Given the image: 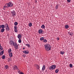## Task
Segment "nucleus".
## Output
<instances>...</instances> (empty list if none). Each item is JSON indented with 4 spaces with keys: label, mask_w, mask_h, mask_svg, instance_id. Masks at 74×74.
I'll list each match as a JSON object with an SVG mask.
<instances>
[{
    "label": "nucleus",
    "mask_w": 74,
    "mask_h": 74,
    "mask_svg": "<svg viewBox=\"0 0 74 74\" xmlns=\"http://www.w3.org/2000/svg\"><path fill=\"white\" fill-rule=\"evenodd\" d=\"M45 49L46 51H50L51 49V45L49 44H46L44 45Z\"/></svg>",
    "instance_id": "f257e3e1"
},
{
    "label": "nucleus",
    "mask_w": 74,
    "mask_h": 74,
    "mask_svg": "<svg viewBox=\"0 0 74 74\" xmlns=\"http://www.w3.org/2000/svg\"><path fill=\"white\" fill-rule=\"evenodd\" d=\"M6 4L8 7V8H9V7H12V6H13V3H12V2H10L8 3H7Z\"/></svg>",
    "instance_id": "f03ea898"
},
{
    "label": "nucleus",
    "mask_w": 74,
    "mask_h": 74,
    "mask_svg": "<svg viewBox=\"0 0 74 74\" xmlns=\"http://www.w3.org/2000/svg\"><path fill=\"white\" fill-rule=\"evenodd\" d=\"M13 46H14V48L16 49H18V46L16 43L15 42H14Z\"/></svg>",
    "instance_id": "7ed1b4c3"
},
{
    "label": "nucleus",
    "mask_w": 74,
    "mask_h": 74,
    "mask_svg": "<svg viewBox=\"0 0 74 74\" xmlns=\"http://www.w3.org/2000/svg\"><path fill=\"white\" fill-rule=\"evenodd\" d=\"M11 14L12 16H15L16 15V14L14 11H13L12 12Z\"/></svg>",
    "instance_id": "20e7f679"
},
{
    "label": "nucleus",
    "mask_w": 74,
    "mask_h": 74,
    "mask_svg": "<svg viewBox=\"0 0 74 74\" xmlns=\"http://www.w3.org/2000/svg\"><path fill=\"white\" fill-rule=\"evenodd\" d=\"M14 42L12 41H10V45H12V46H13L14 45Z\"/></svg>",
    "instance_id": "39448f33"
},
{
    "label": "nucleus",
    "mask_w": 74,
    "mask_h": 74,
    "mask_svg": "<svg viewBox=\"0 0 74 74\" xmlns=\"http://www.w3.org/2000/svg\"><path fill=\"white\" fill-rule=\"evenodd\" d=\"M17 69L18 67H17V66L16 65L14 66L13 67V70H17Z\"/></svg>",
    "instance_id": "423d86ee"
},
{
    "label": "nucleus",
    "mask_w": 74,
    "mask_h": 74,
    "mask_svg": "<svg viewBox=\"0 0 74 74\" xmlns=\"http://www.w3.org/2000/svg\"><path fill=\"white\" fill-rule=\"evenodd\" d=\"M8 8V7L7 4H6L3 7V10H5V8Z\"/></svg>",
    "instance_id": "0eeeda50"
},
{
    "label": "nucleus",
    "mask_w": 74,
    "mask_h": 74,
    "mask_svg": "<svg viewBox=\"0 0 74 74\" xmlns=\"http://www.w3.org/2000/svg\"><path fill=\"white\" fill-rule=\"evenodd\" d=\"M1 52L0 53V56H2L4 53V50L1 51Z\"/></svg>",
    "instance_id": "6e6552de"
},
{
    "label": "nucleus",
    "mask_w": 74,
    "mask_h": 74,
    "mask_svg": "<svg viewBox=\"0 0 74 74\" xmlns=\"http://www.w3.org/2000/svg\"><path fill=\"white\" fill-rule=\"evenodd\" d=\"M51 66L52 67L53 70V69H55V68H56V65H51Z\"/></svg>",
    "instance_id": "1a4fd4ad"
},
{
    "label": "nucleus",
    "mask_w": 74,
    "mask_h": 74,
    "mask_svg": "<svg viewBox=\"0 0 74 74\" xmlns=\"http://www.w3.org/2000/svg\"><path fill=\"white\" fill-rule=\"evenodd\" d=\"M42 29H40L38 31V33H39L41 34V33H42Z\"/></svg>",
    "instance_id": "9d476101"
},
{
    "label": "nucleus",
    "mask_w": 74,
    "mask_h": 74,
    "mask_svg": "<svg viewBox=\"0 0 74 74\" xmlns=\"http://www.w3.org/2000/svg\"><path fill=\"white\" fill-rule=\"evenodd\" d=\"M9 56L10 58H12V53H10L9 54Z\"/></svg>",
    "instance_id": "9b49d317"
},
{
    "label": "nucleus",
    "mask_w": 74,
    "mask_h": 74,
    "mask_svg": "<svg viewBox=\"0 0 74 74\" xmlns=\"http://www.w3.org/2000/svg\"><path fill=\"white\" fill-rule=\"evenodd\" d=\"M41 28H42V29H45V25L43 24L42 25Z\"/></svg>",
    "instance_id": "f8f14e48"
},
{
    "label": "nucleus",
    "mask_w": 74,
    "mask_h": 74,
    "mask_svg": "<svg viewBox=\"0 0 74 74\" xmlns=\"http://www.w3.org/2000/svg\"><path fill=\"white\" fill-rule=\"evenodd\" d=\"M5 30V29L2 28L1 30V32L2 33H3V32H4Z\"/></svg>",
    "instance_id": "ddd939ff"
},
{
    "label": "nucleus",
    "mask_w": 74,
    "mask_h": 74,
    "mask_svg": "<svg viewBox=\"0 0 74 74\" xmlns=\"http://www.w3.org/2000/svg\"><path fill=\"white\" fill-rule=\"evenodd\" d=\"M24 53L25 54H28L29 53V51H25Z\"/></svg>",
    "instance_id": "4468645a"
},
{
    "label": "nucleus",
    "mask_w": 74,
    "mask_h": 74,
    "mask_svg": "<svg viewBox=\"0 0 74 74\" xmlns=\"http://www.w3.org/2000/svg\"><path fill=\"white\" fill-rule=\"evenodd\" d=\"M12 60V59H11V58H8V62H11Z\"/></svg>",
    "instance_id": "2eb2a0df"
},
{
    "label": "nucleus",
    "mask_w": 74,
    "mask_h": 74,
    "mask_svg": "<svg viewBox=\"0 0 74 74\" xmlns=\"http://www.w3.org/2000/svg\"><path fill=\"white\" fill-rule=\"evenodd\" d=\"M45 69V65H43V66L42 68V70H44Z\"/></svg>",
    "instance_id": "dca6fc26"
},
{
    "label": "nucleus",
    "mask_w": 74,
    "mask_h": 74,
    "mask_svg": "<svg viewBox=\"0 0 74 74\" xmlns=\"http://www.w3.org/2000/svg\"><path fill=\"white\" fill-rule=\"evenodd\" d=\"M1 28H3V29H4V28H5V25H2L1 26Z\"/></svg>",
    "instance_id": "f3484780"
},
{
    "label": "nucleus",
    "mask_w": 74,
    "mask_h": 74,
    "mask_svg": "<svg viewBox=\"0 0 74 74\" xmlns=\"http://www.w3.org/2000/svg\"><path fill=\"white\" fill-rule=\"evenodd\" d=\"M8 68V66L7 65H6L5 66V69H7Z\"/></svg>",
    "instance_id": "a211bd4d"
},
{
    "label": "nucleus",
    "mask_w": 74,
    "mask_h": 74,
    "mask_svg": "<svg viewBox=\"0 0 74 74\" xmlns=\"http://www.w3.org/2000/svg\"><path fill=\"white\" fill-rule=\"evenodd\" d=\"M49 70H53L52 66H51L49 67Z\"/></svg>",
    "instance_id": "6ab92c4d"
},
{
    "label": "nucleus",
    "mask_w": 74,
    "mask_h": 74,
    "mask_svg": "<svg viewBox=\"0 0 74 74\" xmlns=\"http://www.w3.org/2000/svg\"><path fill=\"white\" fill-rule=\"evenodd\" d=\"M28 25L29 27H31L32 26V23H29L28 24Z\"/></svg>",
    "instance_id": "aec40b11"
},
{
    "label": "nucleus",
    "mask_w": 74,
    "mask_h": 74,
    "mask_svg": "<svg viewBox=\"0 0 74 74\" xmlns=\"http://www.w3.org/2000/svg\"><path fill=\"white\" fill-rule=\"evenodd\" d=\"M65 27L66 29H68L69 28V26L68 25H66L65 26Z\"/></svg>",
    "instance_id": "412c9836"
},
{
    "label": "nucleus",
    "mask_w": 74,
    "mask_h": 74,
    "mask_svg": "<svg viewBox=\"0 0 74 74\" xmlns=\"http://www.w3.org/2000/svg\"><path fill=\"white\" fill-rule=\"evenodd\" d=\"M22 36L20 35H18V37L19 38V39H20V38H21Z\"/></svg>",
    "instance_id": "4be33fe9"
},
{
    "label": "nucleus",
    "mask_w": 74,
    "mask_h": 74,
    "mask_svg": "<svg viewBox=\"0 0 74 74\" xmlns=\"http://www.w3.org/2000/svg\"><path fill=\"white\" fill-rule=\"evenodd\" d=\"M59 7V5L57 4L56 6V10H57V9H58V7Z\"/></svg>",
    "instance_id": "5701e85b"
},
{
    "label": "nucleus",
    "mask_w": 74,
    "mask_h": 74,
    "mask_svg": "<svg viewBox=\"0 0 74 74\" xmlns=\"http://www.w3.org/2000/svg\"><path fill=\"white\" fill-rule=\"evenodd\" d=\"M2 58L3 59H4L5 58V55H3L2 56Z\"/></svg>",
    "instance_id": "b1692460"
},
{
    "label": "nucleus",
    "mask_w": 74,
    "mask_h": 74,
    "mask_svg": "<svg viewBox=\"0 0 74 74\" xmlns=\"http://www.w3.org/2000/svg\"><path fill=\"white\" fill-rule=\"evenodd\" d=\"M64 53V51H61L60 52L61 54H62V55H63Z\"/></svg>",
    "instance_id": "393cba45"
},
{
    "label": "nucleus",
    "mask_w": 74,
    "mask_h": 74,
    "mask_svg": "<svg viewBox=\"0 0 74 74\" xmlns=\"http://www.w3.org/2000/svg\"><path fill=\"white\" fill-rule=\"evenodd\" d=\"M36 67H37V69H38V70L39 69V66H38V64L36 65Z\"/></svg>",
    "instance_id": "a878e982"
},
{
    "label": "nucleus",
    "mask_w": 74,
    "mask_h": 74,
    "mask_svg": "<svg viewBox=\"0 0 74 74\" xmlns=\"http://www.w3.org/2000/svg\"><path fill=\"white\" fill-rule=\"evenodd\" d=\"M43 42H47V40L46 39H43Z\"/></svg>",
    "instance_id": "bb28decb"
},
{
    "label": "nucleus",
    "mask_w": 74,
    "mask_h": 74,
    "mask_svg": "<svg viewBox=\"0 0 74 74\" xmlns=\"http://www.w3.org/2000/svg\"><path fill=\"white\" fill-rule=\"evenodd\" d=\"M14 25H15V26H16V25H18V22H15L14 23Z\"/></svg>",
    "instance_id": "cd10ccee"
},
{
    "label": "nucleus",
    "mask_w": 74,
    "mask_h": 74,
    "mask_svg": "<svg viewBox=\"0 0 74 74\" xmlns=\"http://www.w3.org/2000/svg\"><path fill=\"white\" fill-rule=\"evenodd\" d=\"M69 66L71 68V67H73V64H69Z\"/></svg>",
    "instance_id": "c85d7f7f"
},
{
    "label": "nucleus",
    "mask_w": 74,
    "mask_h": 74,
    "mask_svg": "<svg viewBox=\"0 0 74 74\" xmlns=\"http://www.w3.org/2000/svg\"><path fill=\"white\" fill-rule=\"evenodd\" d=\"M12 50H11V49H9L8 50V53H10V52H11L12 51Z\"/></svg>",
    "instance_id": "c756f323"
},
{
    "label": "nucleus",
    "mask_w": 74,
    "mask_h": 74,
    "mask_svg": "<svg viewBox=\"0 0 74 74\" xmlns=\"http://www.w3.org/2000/svg\"><path fill=\"white\" fill-rule=\"evenodd\" d=\"M14 31L15 32H16V33H17V32H18V30L17 29H14Z\"/></svg>",
    "instance_id": "7c9ffc66"
},
{
    "label": "nucleus",
    "mask_w": 74,
    "mask_h": 74,
    "mask_svg": "<svg viewBox=\"0 0 74 74\" xmlns=\"http://www.w3.org/2000/svg\"><path fill=\"white\" fill-rule=\"evenodd\" d=\"M59 71V70L58 69H56L55 71V72L56 73H58V72Z\"/></svg>",
    "instance_id": "2f4dec72"
},
{
    "label": "nucleus",
    "mask_w": 74,
    "mask_h": 74,
    "mask_svg": "<svg viewBox=\"0 0 74 74\" xmlns=\"http://www.w3.org/2000/svg\"><path fill=\"white\" fill-rule=\"evenodd\" d=\"M6 29L8 31L10 30V29H9V27H6Z\"/></svg>",
    "instance_id": "473e14b6"
},
{
    "label": "nucleus",
    "mask_w": 74,
    "mask_h": 74,
    "mask_svg": "<svg viewBox=\"0 0 74 74\" xmlns=\"http://www.w3.org/2000/svg\"><path fill=\"white\" fill-rule=\"evenodd\" d=\"M40 40H41V41H42V40H44V38H43V37L41 38H40Z\"/></svg>",
    "instance_id": "72a5a7b5"
},
{
    "label": "nucleus",
    "mask_w": 74,
    "mask_h": 74,
    "mask_svg": "<svg viewBox=\"0 0 74 74\" xmlns=\"http://www.w3.org/2000/svg\"><path fill=\"white\" fill-rule=\"evenodd\" d=\"M5 27L6 28H7V27H8V24H6L5 25Z\"/></svg>",
    "instance_id": "f704fd0d"
},
{
    "label": "nucleus",
    "mask_w": 74,
    "mask_h": 74,
    "mask_svg": "<svg viewBox=\"0 0 74 74\" xmlns=\"http://www.w3.org/2000/svg\"><path fill=\"white\" fill-rule=\"evenodd\" d=\"M26 45L27 46V47H30V45H29V44H26Z\"/></svg>",
    "instance_id": "c9c22d12"
},
{
    "label": "nucleus",
    "mask_w": 74,
    "mask_h": 74,
    "mask_svg": "<svg viewBox=\"0 0 74 74\" xmlns=\"http://www.w3.org/2000/svg\"><path fill=\"white\" fill-rule=\"evenodd\" d=\"M14 29H17L18 27L16 26H15L14 27Z\"/></svg>",
    "instance_id": "e433bc0d"
},
{
    "label": "nucleus",
    "mask_w": 74,
    "mask_h": 74,
    "mask_svg": "<svg viewBox=\"0 0 74 74\" xmlns=\"http://www.w3.org/2000/svg\"><path fill=\"white\" fill-rule=\"evenodd\" d=\"M18 42H19L20 43H21V39H19L18 40Z\"/></svg>",
    "instance_id": "4c0bfd02"
},
{
    "label": "nucleus",
    "mask_w": 74,
    "mask_h": 74,
    "mask_svg": "<svg viewBox=\"0 0 74 74\" xmlns=\"http://www.w3.org/2000/svg\"><path fill=\"white\" fill-rule=\"evenodd\" d=\"M67 1L68 3H70L71 1V0H67Z\"/></svg>",
    "instance_id": "58836bf2"
},
{
    "label": "nucleus",
    "mask_w": 74,
    "mask_h": 74,
    "mask_svg": "<svg viewBox=\"0 0 74 74\" xmlns=\"http://www.w3.org/2000/svg\"><path fill=\"white\" fill-rule=\"evenodd\" d=\"M70 35L71 36H72V35H73V33H71L70 34Z\"/></svg>",
    "instance_id": "ea45409f"
},
{
    "label": "nucleus",
    "mask_w": 74,
    "mask_h": 74,
    "mask_svg": "<svg viewBox=\"0 0 74 74\" xmlns=\"http://www.w3.org/2000/svg\"><path fill=\"white\" fill-rule=\"evenodd\" d=\"M3 47H0V50H3Z\"/></svg>",
    "instance_id": "a19ab883"
},
{
    "label": "nucleus",
    "mask_w": 74,
    "mask_h": 74,
    "mask_svg": "<svg viewBox=\"0 0 74 74\" xmlns=\"http://www.w3.org/2000/svg\"><path fill=\"white\" fill-rule=\"evenodd\" d=\"M19 74H24L22 72H20L19 73Z\"/></svg>",
    "instance_id": "79ce46f5"
},
{
    "label": "nucleus",
    "mask_w": 74,
    "mask_h": 74,
    "mask_svg": "<svg viewBox=\"0 0 74 74\" xmlns=\"http://www.w3.org/2000/svg\"><path fill=\"white\" fill-rule=\"evenodd\" d=\"M57 40H59V38H57Z\"/></svg>",
    "instance_id": "37998d69"
},
{
    "label": "nucleus",
    "mask_w": 74,
    "mask_h": 74,
    "mask_svg": "<svg viewBox=\"0 0 74 74\" xmlns=\"http://www.w3.org/2000/svg\"><path fill=\"white\" fill-rule=\"evenodd\" d=\"M1 47L2 48V47L1 46V44L0 43V48H1Z\"/></svg>",
    "instance_id": "c03bdc74"
},
{
    "label": "nucleus",
    "mask_w": 74,
    "mask_h": 74,
    "mask_svg": "<svg viewBox=\"0 0 74 74\" xmlns=\"http://www.w3.org/2000/svg\"><path fill=\"white\" fill-rule=\"evenodd\" d=\"M68 34H70V32H68Z\"/></svg>",
    "instance_id": "a18cd8bd"
},
{
    "label": "nucleus",
    "mask_w": 74,
    "mask_h": 74,
    "mask_svg": "<svg viewBox=\"0 0 74 74\" xmlns=\"http://www.w3.org/2000/svg\"><path fill=\"white\" fill-rule=\"evenodd\" d=\"M23 49H25V48H23Z\"/></svg>",
    "instance_id": "49530a36"
},
{
    "label": "nucleus",
    "mask_w": 74,
    "mask_h": 74,
    "mask_svg": "<svg viewBox=\"0 0 74 74\" xmlns=\"http://www.w3.org/2000/svg\"><path fill=\"white\" fill-rule=\"evenodd\" d=\"M36 2L37 3V1H36Z\"/></svg>",
    "instance_id": "de8ad7c7"
},
{
    "label": "nucleus",
    "mask_w": 74,
    "mask_h": 74,
    "mask_svg": "<svg viewBox=\"0 0 74 74\" xmlns=\"http://www.w3.org/2000/svg\"><path fill=\"white\" fill-rule=\"evenodd\" d=\"M23 52H24V51H23Z\"/></svg>",
    "instance_id": "09e8293b"
}]
</instances>
